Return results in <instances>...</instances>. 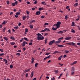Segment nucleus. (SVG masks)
<instances>
[{
	"label": "nucleus",
	"mask_w": 80,
	"mask_h": 80,
	"mask_svg": "<svg viewBox=\"0 0 80 80\" xmlns=\"http://www.w3.org/2000/svg\"><path fill=\"white\" fill-rule=\"evenodd\" d=\"M37 38L38 39V41L40 40H43L44 39V37H43V36L41 34H40V33H38V34H37Z\"/></svg>",
	"instance_id": "nucleus-1"
},
{
	"label": "nucleus",
	"mask_w": 80,
	"mask_h": 80,
	"mask_svg": "<svg viewBox=\"0 0 80 80\" xmlns=\"http://www.w3.org/2000/svg\"><path fill=\"white\" fill-rule=\"evenodd\" d=\"M66 44L67 45H70L71 46H74V47H76L77 46L76 44H75V43L73 42H70V43H67Z\"/></svg>",
	"instance_id": "nucleus-2"
},
{
	"label": "nucleus",
	"mask_w": 80,
	"mask_h": 80,
	"mask_svg": "<svg viewBox=\"0 0 80 80\" xmlns=\"http://www.w3.org/2000/svg\"><path fill=\"white\" fill-rule=\"evenodd\" d=\"M60 25H61V22L60 21H58L57 22V24L55 25V26L57 28H59L60 27Z\"/></svg>",
	"instance_id": "nucleus-3"
},
{
	"label": "nucleus",
	"mask_w": 80,
	"mask_h": 80,
	"mask_svg": "<svg viewBox=\"0 0 80 80\" xmlns=\"http://www.w3.org/2000/svg\"><path fill=\"white\" fill-rule=\"evenodd\" d=\"M62 39H63V37L60 38H59V40L58 41H56L55 43H60V42H61Z\"/></svg>",
	"instance_id": "nucleus-4"
},
{
	"label": "nucleus",
	"mask_w": 80,
	"mask_h": 80,
	"mask_svg": "<svg viewBox=\"0 0 80 80\" xmlns=\"http://www.w3.org/2000/svg\"><path fill=\"white\" fill-rule=\"evenodd\" d=\"M71 38V37H68L66 38H65V40H70Z\"/></svg>",
	"instance_id": "nucleus-5"
},
{
	"label": "nucleus",
	"mask_w": 80,
	"mask_h": 80,
	"mask_svg": "<svg viewBox=\"0 0 80 80\" xmlns=\"http://www.w3.org/2000/svg\"><path fill=\"white\" fill-rule=\"evenodd\" d=\"M41 12L40 11H38L36 12V15H38L40 14Z\"/></svg>",
	"instance_id": "nucleus-6"
},
{
	"label": "nucleus",
	"mask_w": 80,
	"mask_h": 80,
	"mask_svg": "<svg viewBox=\"0 0 80 80\" xmlns=\"http://www.w3.org/2000/svg\"><path fill=\"white\" fill-rule=\"evenodd\" d=\"M34 60H35V59L33 57L32 58V63H33V62H34Z\"/></svg>",
	"instance_id": "nucleus-7"
},
{
	"label": "nucleus",
	"mask_w": 80,
	"mask_h": 80,
	"mask_svg": "<svg viewBox=\"0 0 80 80\" xmlns=\"http://www.w3.org/2000/svg\"><path fill=\"white\" fill-rule=\"evenodd\" d=\"M25 46V41H24L22 44V47H24Z\"/></svg>",
	"instance_id": "nucleus-8"
},
{
	"label": "nucleus",
	"mask_w": 80,
	"mask_h": 80,
	"mask_svg": "<svg viewBox=\"0 0 80 80\" xmlns=\"http://www.w3.org/2000/svg\"><path fill=\"white\" fill-rule=\"evenodd\" d=\"M60 53V52H59L57 51H56L54 52L53 53V55H55V54H56V53Z\"/></svg>",
	"instance_id": "nucleus-9"
},
{
	"label": "nucleus",
	"mask_w": 80,
	"mask_h": 80,
	"mask_svg": "<svg viewBox=\"0 0 80 80\" xmlns=\"http://www.w3.org/2000/svg\"><path fill=\"white\" fill-rule=\"evenodd\" d=\"M31 75L32 76L31 77V78H32V77H33V71H32L31 74Z\"/></svg>",
	"instance_id": "nucleus-10"
},
{
	"label": "nucleus",
	"mask_w": 80,
	"mask_h": 80,
	"mask_svg": "<svg viewBox=\"0 0 80 80\" xmlns=\"http://www.w3.org/2000/svg\"><path fill=\"white\" fill-rule=\"evenodd\" d=\"M5 40H6V41H8V38L7 37H4L3 38Z\"/></svg>",
	"instance_id": "nucleus-11"
},
{
	"label": "nucleus",
	"mask_w": 80,
	"mask_h": 80,
	"mask_svg": "<svg viewBox=\"0 0 80 80\" xmlns=\"http://www.w3.org/2000/svg\"><path fill=\"white\" fill-rule=\"evenodd\" d=\"M5 30H6V28H4L2 31L3 33H5Z\"/></svg>",
	"instance_id": "nucleus-12"
},
{
	"label": "nucleus",
	"mask_w": 80,
	"mask_h": 80,
	"mask_svg": "<svg viewBox=\"0 0 80 80\" xmlns=\"http://www.w3.org/2000/svg\"><path fill=\"white\" fill-rule=\"evenodd\" d=\"M58 47H60V48L63 47H64V46H63V45H58Z\"/></svg>",
	"instance_id": "nucleus-13"
},
{
	"label": "nucleus",
	"mask_w": 80,
	"mask_h": 80,
	"mask_svg": "<svg viewBox=\"0 0 80 80\" xmlns=\"http://www.w3.org/2000/svg\"><path fill=\"white\" fill-rule=\"evenodd\" d=\"M72 27H75V22H72Z\"/></svg>",
	"instance_id": "nucleus-14"
},
{
	"label": "nucleus",
	"mask_w": 80,
	"mask_h": 80,
	"mask_svg": "<svg viewBox=\"0 0 80 80\" xmlns=\"http://www.w3.org/2000/svg\"><path fill=\"white\" fill-rule=\"evenodd\" d=\"M63 33V31H60L59 32H57V33H58L59 34H62Z\"/></svg>",
	"instance_id": "nucleus-15"
},
{
	"label": "nucleus",
	"mask_w": 80,
	"mask_h": 80,
	"mask_svg": "<svg viewBox=\"0 0 80 80\" xmlns=\"http://www.w3.org/2000/svg\"><path fill=\"white\" fill-rule=\"evenodd\" d=\"M77 63V61H75L74 62L72 63V65H74V64H76V63Z\"/></svg>",
	"instance_id": "nucleus-16"
},
{
	"label": "nucleus",
	"mask_w": 80,
	"mask_h": 80,
	"mask_svg": "<svg viewBox=\"0 0 80 80\" xmlns=\"http://www.w3.org/2000/svg\"><path fill=\"white\" fill-rule=\"evenodd\" d=\"M10 39H11V40H15V39L13 37L11 36L10 37Z\"/></svg>",
	"instance_id": "nucleus-17"
},
{
	"label": "nucleus",
	"mask_w": 80,
	"mask_h": 80,
	"mask_svg": "<svg viewBox=\"0 0 80 80\" xmlns=\"http://www.w3.org/2000/svg\"><path fill=\"white\" fill-rule=\"evenodd\" d=\"M71 32H72V33H75V31L73 30V29H71Z\"/></svg>",
	"instance_id": "nucleus-18"
},
{
	"label": "nucleus",
	"mask_w": 80,
	"mask_h": 80,
	"mask_svg": "<svg viewBox=\"0 0 80 80\" xmlns=\"http://www.w3.org/2000/svg\"><path fill=\"white\" fill-rule=\"evenodd\" d=\"M57 28H57V27H56V28H55L54 27H53L52 28V29L53 30H57Z\"/></svg>",
	"instance_id": "nucleus-19"
},
{
	"label": "nucleus",
	"mask_w": 80,
	"mask_h": 80,
	"mask_svg": "<svg viewBox=\"0 0 80 80\" xmlns=\"http://www.w3.org/2000/svg\"><path fill=\"white\" fill-rule=\"evenodd\" d=\"M74 7H77L78 5V4L77 3H76L74 4Z\"/></svg>",
	"instance_id": "nucleus-20"
},
{
	"label": "nucleus",
	"mask_w": 80,
	"mask_h": 80,
	"mask_svg": "<svg viewBox=\"0 0 80 80\" xmlns=\"http://www.w3.org/2000/svg\"><path fill=\"white\" fill-rule=\"evenodd\" d=\"M44 9L43 8H39V10L41 11V10H43Z\"/></svg>",
	"instance_id": "nucleus-21"
},
{
	"label": "nucleus",
	"mask_w": 80,
	"mask_h": 80,
	"mask_svg": "<svg viewBox=\"0 0 80 80\" xmlns=\"http://www.w3.org/2000/svg\"><path fill=\"white\" fill-rule=\"evenodd\" d=\"M30 69H28L27 70H26L25 69L24 71V72H26L25 71H26V72H29V71H30Z\"/></svg>",
	"instance_id": "nucleus-22"
},
{
	"label": "nucleus",
	"mask_w": 80,
	"mask_h": 80,
	"mask_svg": "<svg viewBox=\"0 0 80 80\" xmlns=\"http://www.w3.org/2000/svg\"><path fill=\"white\" fill-rule=\"evenodd\" d=\"M14 28L15 29V30H17L18 28V26H16V27H14Z\"/></svg>",
	"instance_id": "nucleus-23"
},
{
	"label": "nucleus",
	"mask_w": 80,
	"mask_h": 80,
	"mask_svg": "<svg viewBox=\"0 0 80 80\" xmlns=\"http://www.w3.org/2000/svg\"><path fill=\"white\" fill-rule=\"evenodd\" d=\"M24 39L25 40H26V41H27V42H28L29 41V40H28V38H24Z\"/></svg>",
	"instance_id": "nucleus-24"
},
{
	"label": "nucleus",
	"mask_w": 80,
	"mask_h": 80,
	"mask_svg": "<svg viewBox=\"0 0 80 80\" xmlns=\"http://www.w3.org/2000/svg\"><path fill=\"white\" fill-rule=\"evenodd\" d=\"M27 17L25 16H24L22 17V19L24 20H25V18H26Z\"/></svg>",
	"instance_id": "nucleus-25"
},
{
	"label": "nucleus",
	"mask_w": 80,
	"mask_h": 80,
	"mask_svg": "<svg viewBox=\"0 0 80 80\" xmlns=\"http://www.w3.org/2000/svg\"><path fill=\"white\" fill-rule=\"evenodd\" d=\"M11 5L12 6H15V2L12 3Z\"/></svg>",
	"instance_id": "nucleus-26"
},
{
	"label": "nucleus",
	"mask_w": 80,
	"mask_h": 80,
	"mask_svg": "<svg viewBox=\"0 0 80 80\" xmlns=\"http://www.w3.org/2000/svg\"><path fill=\"white\" fill-rule=\"evenodd\" d=\"M65 53H69V51H68V50H66L65 51Z\"/></svg>",
	"instance_id": "nucleus-27"
},
{
	"label": "nucleus",
	"mask_w": 80,
	"mask_h": 80,
	"mask_svg": "<svg viewBox=\"0 0 80 80\" xmlns=\"http://www.w3.org/2000/svg\"><path fill=\"white\" fill-rule=\"evenodd\" d=\"M54 72H55L56 74H57V73H58V70H55L54 71Z\"/></svg>",
	"instance_id": "nucleus-28"
},
{
	"label": "nucleus",
	"mask_w": 80,
	"mask_h": 80,
	"mask_svg": "<svg viewBox=\"0 0 80 80\" xmlns=\"http://www.w3.org/2000/svg\"><path fill=\"white\" fill-rule=\"evenodd\" d=\"M15 42H11L10 44L11 45H15Z\"/></svg>",
	"instance_id": "nucleus-29"
},
{
	"label": "nucleus",
	"mask_w": 80,
	"mask_h": 80,
	"mask_svg": "<svg viewBox=\"0 0 80 80\" xmlns=\"http://www.w3.org/2000/svg\"><path fill=\"white\" fill-rule=\"evenodd\" d=\"M52 44H53V43L52 42V41H51L49 42V45H52Z\"/></svg>",
	"instance_id": "nucleus-30"
},
{
	"label": "nucleus",
	"mask_w": 80,
	"mask_h": 80,
	"mask_svg": "<svg viewBox=\"0 0 80 80\" xmlns=\"http://www.w3.org/2000/svg\"><path fill=\"white\" fill-rule=\"evenodd\" d=\"M20 12H16V15H20Z\"/></svg>",
	"instance_id": "nucleus-31"
},
{
	"label": "nucleus",
	"mask_w": 80,
	"mask_h": 80,
	"mask_svg": "<svg viewBox=\"0 0 80 80\" xmlns=\"http://www.w3.org/2000/svg\"><path fill=\"white\" fill-rule=\"evenodd\" d=\"M29 27L30 28L32 29V28H33V25H30L29 26Z\"/></svg>",
	"instance_id": "nucleus-32"
},
{
	"label": "nucleus",
	"mask_w": 80,
	"mask_h": 80,
	"mask_svg": "<svg viewBox=\"0 0 80 80\" xmlns=\"http://www.w3.org/2000/svg\"><path fill=\"white\" fill-rule=\"evenodd\" d=\"M51 57V55H49V56L46 57V58H50V57Z\"/></svg>",
	"instance_id": "nucleus-33"
},
{
	"label": "nucleus",
	"mask_w": 80,
	"mask_h": 80,
	"mask_svg": "<svg viewBox=\"0 0 80 80\" xmlns=\"http://www.w3.org/2000/svg\"><path fill=\"white\" fill-rule=\"evenodd\" d=\"M28 29L27 28H26L25 29V32H28Z\"/></svg>",
	"instance_id": "nucleus-34"
},
{
	"label": "nucleus",
	"mask_w": 80,
	"mask_h": 80,
	"mask_svg": "<svg viewBox=\"0 0 80 80\" xmlns=\"http://www.w3.org/2000/svg\"><path fill=\"white\" fill-rule=\"evenodd\" d=\"M67 15H66L65 17V19H66V20H67V19H68V17H67Z\"/></svg>",
	"instance_id": "nucleus-35"
},
{
	"label": "nucleus",
	"mask_w": 80,
	"mask_h": 80,
	"mask_svg": "<svg viewBox=\"0 0 80 80\" xmlns=\"http://www.w3.org/2000/svg\"><path fill=\"white\" fill-rule=\"evenodd\" d=\"M51 42H52V43H55L56 42H55V40H53Z\"/></svg>",
	"instance_id": "nucleus-36"
},
{
	"label": "nucleus",
	"mask_w": 80,
	"mask_h": 80,
	"mask_svg": "<svg viewBox=\"0 0 80 80\" xmlns=\"http://www.w3.org/2000/svg\"><path fill=\"white\" fill-rule=\"evenodd\" d=\"M6 22H5V21H4L3 22L2 24V25H5V24H6Z\"/></svg>",
	"instance_id": "nucleus-37"
},
{
	"label": "nucleus",
	"mask_w": 80,
	"mask_h": 80,
	"mask_svg": "<svg viewBox=\"0 0 80 80\" xmlns=\"http://www.w3.org/2000/svg\"><path fill=\"white\" fill-rule=\"evenodd\" d=\"M35 66V67H37V66H38V63H36Z\"/></svg>",
	"instance_id": "nucleus-38"
},
{
	"label": "nucleus",
	"mask_w": 80,
	"mask_h": 80,
	"mask_svg": "<svg viewBox=\"0 0 80 80\" xmlns=\"http://www.w3.org/2000/svg\"><path fill=\"white\" fill-rule=\"evenodd\" d=\"M16 55H18V56H20V53H16Z\"/></svg>",
	"instance_id": "nucleus-39"
},
{
	"label": "nucleus",
	"mask_w": 80,
	"mask_h": 80,
	"mask_svg": "<svg viewBox=\"0 0 80 80\" xmlns=\"http://www.w3.org/2000/svg\"><path fill=\"white\" fill-rule=\"evenodd\" d=\"M14 3H15V5H17V4H18V1H15Z\"/></svg>",
	"instance_id": "nucleus-40"
},
{
	"label": "nucleus",
	"mask_w": 80,
	"mask_h": 80,
	"mask_svg": "<svg viewBox=\"0 0 80 80\" xmlns=\"http://www.w3.org/2000/svg\"><path fill=\"white\" fill-rule=\"evenodd\" d=\"M23 40V38H22L21 40H20V42H22Z\"/></svg>",
	"instance_id": "nucleus-41"
},
{
	"label": "nucleus",
	"mask_w": 80,
	"mask_h": 80,
	"mask_svg": "<svg viewBox=\"0 0 80 80\" xmlns=\"http://www.w3.org/2000/svg\"><path fill=\"white\" fill-rule=\"evenodd\" d=\"M6 3L8 4H8H9V3H10V1H6Z\"/></svg>",
	"instance_id": "nucleus-42"
},
{
	"label": "nucleus",
	"mask_w": 80,
	"mask_h": 80,
	"mask_svg": "<svg viewBox=\"0 0 80 80\" xmlns=\"http://www.w3.org/2000/svg\"><path fill=\"white\" fill-rule=\"evenodd\" d=\"M47 39H46L45 40L44 43L45 44H47Z\"/></svg>",
	"instance_id": "nucleus-43"
},
{
	"label": "nucleus",
	"mask_w": 80,
	"mask_h": 80,
	"mask_svg": "<svg viewBox=\"0 0 80 80\" xmlns=\"http://www.w3.org/2000/svg\"><path fill=\"white\" fill-rule=\"evenodd\" d=\"M75 73V72H71V75H73V74Z\"/></svg>",
	"instance_id": "nucleus-44"
},
{
	"label": "nucleus",
	"mask_w": 80,
	"mask_h": 80,
	"mask_svg": "<svg viewBox=\"0 0 80 80\" xmlns=\"http://www.w3.org/2000/svg\"><path fill=\"white\" fill-rule=\"evenodd\" d=\"M51 53V52H49L48 53H46L45 54V55H50Z\"/></svg>",
	"instance_id": "nucleus-45"
},
{
	"label": "nucleus",
	"mask_w": 80,
	"mask_h": 80,
	"mask_svg": "<svg viewBox=\"0 0 80 80\" xmlns=\"http://www.w3.org/2000/svg\"><path fill=\"white\" fill-rule=\"evenodd\" d=\"M36 21L35 20H32V21H31V23H33V22H35Z\"/></svg>",
	"instance_id": "nucleus-46"
},
{
	"label": "nucleus",
	"mask_w": 80,
	"mask_h": 80,
	"mask_svg": "<svg viewBox=\"0 0 80 80\" xmlns=\"http://www.w3.org/2000/svg\"><path fill=\"white\" fill-rule=\"evenodd\" d=\"M42 75L43 74H42L40 77V78L39 79V80H41V79H42Z\"/></svg>",
	"instance_id": "nucleus-47"
},
{
	"label": "nucleus",
	"mask_w": 80,
	"mask_h": 80,
	"mask_svg": "<svg viewBox=\"0 0 80 80\" xmlns=\"http://www.w3.org/2000/svg\"><path fill=\"white\" fill-rule=\"evenodd\" d=\"M10 68H13V65H10Z\"/></svg>",
	"instance_id": "nucleus-48"
},
{
	"label": "nucleus",
	"mask_w": 80,
	"mask_h": 80,
	"mask_svg": "<svg viewBox=\"0 0 80 80\" xmlns=\"http://www.w3.org/2000/svg\"><path fill=\"white\" fill-rule=\"evenodd\" d=\"M45 18V16H42L41 17V18Z\"/></svg>",
	"instance_id": "nucleus-49"
},
{
	"label": "nucleus",
	"mask_w": 80,
	"mask_h": 80,
	"mask_svg": "<svg viewBox=\"0 0 80 80\" xmlns=\"http://www.w3.org/2000/svg\"><path fill=\"white\" fill-rule=\"evenodd\" d=\"M44 25H48V23H45Z\"/></svg>",
	"instance_id": "nucleus-50"
},
{
	"label": "nucleus",
	"mask_w": 80,
	"mask_h": 80,
	"mask_svg": "<svg viewBox=\"0 0 80 80\" xmlns=\"http://www.w3.org/2000/svg\"><path fill=\"white\" fill-rule=\"evenodd\" d=\"M0 51L1 52H3V49H0Z\"/></svg>",
	"instance_id": "nucleus-51"
},
{
	"label": "nucleus",
	"mask_w": 80,
	"mask_h": 80,
	"mask_svg": "<svg viewBox=\"0 0 80 80\" xmlns=\"http://www.w3.org/2000/svg\"><path fill=\"white\" fill-rule=\"evenodd\" d=\"M4 55V53H1L0 54V56H3Z\"/></svg>",
	"instance_id": "nucleus-52"
},
{
	"label": "nucleus",
	"mask_w": 80,
	"mask_h": 80,
	"mask_svg": "<svg viewBox=\"0 0 80 80\" xmlns=\"http://www.w3.org/2000/svg\"><path fill=\"white\" fill-rule=\"evenodd\" d=\"M18 25L19 27H20L21 25V22H19Z\"/></svg>",
	"instance_id": "nucleus-53"
},
{
	"label": "nucleus",
	"mask_w": 80,
	"mask_h": 80,
	"mask_svg": "<svg viewBox=\"0 0 80 80\" xmlns=\"http://www.w3.org/2000/svg\"><path fill=\"white\" fill-rule=\"evenodd\" d=\"M8 32L9 33H11V31H10V30L9 29L8 30Z\"/></svg>",
	"instance_id": "nucleus-54"
},
{
	"label": "nucleus",
	"mask_w": 80,
	"mask_h": 80,
	"mask_svg": "<svg viewBox=\"0 0 80 80\" xmlns=\"http://www.w3.org/2000/svg\"><path fill=\"white\" fill-rule=\"evenodd\" d=\"M2 27H3V26L1 24L0 25V28H2Z\"/></svg>",
	"instance_id": "nucleus-55"
},
{
	"label": "nucleus",
	"mask_w": 80,
	"mask_h": 80,
	"mask_svg": "<svg viewBox=\"0 0 80 80\" xmlns=\"http://www.w3.org/2000/svg\"><path fill=\"white\" fill-rule=\"evenodd\" d=\"M69 7H70V6H67V7H66V9H68V8H69Z\"/></svg>",
	"instance_id": "nucleus-56"
},
{
	"label": "nucleus",
	"mask_w": 80,
	"mask_h": 80,
	"mask_svg": "<svg viewBox=\"0 0 80 80\" xmlns=\"http://www.w3.org/2000/svg\"><path fill=\"white\" fill-rule=\"evenodd\" d=\"M55 78H54V77H53V78H51L52 80H55Z\"/></svg>",
	"instance_id": "nucleus-57"
},
{
	"label": "nucleus",
	"mask_w": 80,
	"mask_h": 80,
	"mask_svg": "<svg viewBox=\"0 0 80 80\" xmlns=\"http://www.w3.org/2000/svg\"><path fill=\"white\" fill-rule=\"evenodd\" d=\"M32 42H30L29 43V45H32Z\"/></svg>",
	"instance_id": "nucleus-58"
},
{
	"label": "nucleus",
	"mask_w": 80,
	"mask_h": 80,
	"mask_svg": "<svg viewBox=\"0 0 80 80\" xmlns=\"http://www.w3.org/2000/svg\"><path fill=\"white\" fill-rule=\"evenodd\" d=\"M22 52V51L21 50H19L17 51V52Z\"/></svg>",
	"instance_id": "nucleus-59"
},
{
	"label": "nucleus",
	"mask_w": 80,
	"mask_h": 80,
	"mask_svg": "<svg viewBox=\"0 0 80 80\" xmlns=\"http://www.w3.org/2000/svg\"><path fill=\"white\" fill-rule=\"evenodd\" d=\"M34 4H37V1H35V2H34Z\"/></svg>",
	"instance_id": "nucleus-60"
},
{
	"label": "nucleus",
	"mask_w": 80,
	"mask_h": 80,
	"mask_svg": "<svg viewBox=\"0 0 80 80\" xmlns=\"http://www.w3.org/2000/svg\"><path fill=\"white\" fill-rule=\"evenodd\" d=\"M26 77H28V73L26 74Z\"/></svg>",
	"instance_id": "nucleus-61"
},
{
	"label": "nucleus",
	"mask_w": 80,
	"mask_h": 80,
	"mask_svg": "<svg viewBox=\"0 0 80 80\" xmlns=\"http://www.w3.org/2000/svg\"><path fill=\"white\" fill-rule=\"evenodd\" d=\"M67 55H64L63 56V57L64 58H65V57H67Z\"/></svg>",
	"instance_id": "nucleus-62"
},
{
	"label": "nucleus",
	"mask_w": 80,
	"mask_h": 80,
	"mask_svg": "<svg viewBox=\"0 0 80 80\" xmlns=\"http://www.w3.org/2000/svg\"><path fill=\"white\" fill-rule=\"evenodd\" d=\"M45 2H42L41 3L42 4H44V3H45Z\"/></svg>",
	"instance_id": "nucleus-63"
},
{
	"label": "nucleus",
	"mask_w": 80,
	"mask_h": 80,
	"mask_svg": "<svg viewBox=\"0 0 80 80\" xmlns=\"http://www.w3.org/2000/svg\"><path fill=\"white\" fill-rule=\"evenodd\" d=\"M37 80V78H34L32 80Z\"/></svg>",
	"instance_id": "nucleus-64"
}]
</instances>
